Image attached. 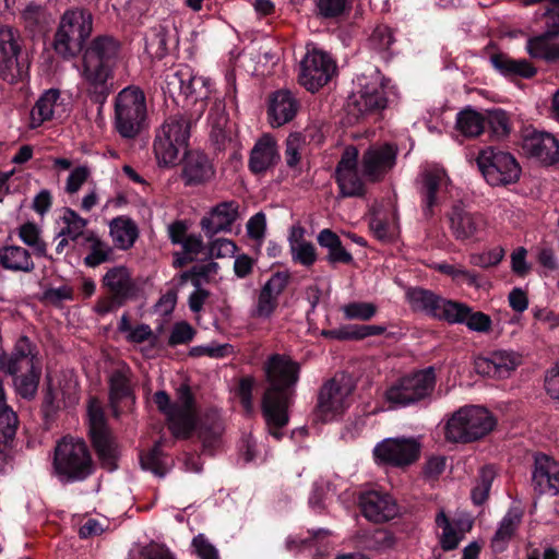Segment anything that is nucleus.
Masks as SVG:
<instances>
[{
    "instance_id": "11",
    "label": "nucleus",
    "mask_w": 559,
    "mask_h": 559,
    "mask_svg": "<svg viewBox=\"0 0 559 559\" xmlns=\"http://www.w3.org/2000/svg\"><path fill=\"white\" fill-rule=\"evenodd\" d=\"M388 105L384 88L376 76L353 93L345 106V119L350 126L365 122L378 116Z\"/></svg>"
},
{
    "instance_id": "54",
    "label": "nucleus",
    "mask_w": 559,
    "mask_h": 559,
    "mask_svg": "<svg viewBox=\"0 0 559 559\" xmlns=\"http://www.w3.org/2000/svg\"><path fill=\"white\" fill-rule=\"evenodd\" d=\"M163 452L159 448V444H155L147 453L141 455L140 462L143 469L151 471L158 477H163L167 467L163 462Z\"/></svg>"
},
{
    "instance_id": "29",
    "label": "nucleus",
    "mask_w": 559,
    "mask_h": 559,
    "mask_svg": "<svg viewBox=\"0 0 559 559\" xmlns=\"http://www.w3.org/2000/svg\"><path fill=\"white\" fill-rule=\"evenodd\" d=\"M102 286L108 294H112L126 302L136 295V284L130 270L124 265L110 267L102 278Z\"/></svg>"
},
{
    "instance_id": "43",
    "label": "nucleus",
    "mask_w": 559,
    "mask_h": 559,
    "mask_svg": "<svg viewBox=\"0 0 559 559\" xmlns=\"http://www.w3.org/2000/svg\"><path fill=\"white\" fill-rule=\"evenodd\" d=\"M456 129L464 136H478L485 129V116L474 109L466 108L457 114Z\"/></svg>"
},
{
    "instance_id": "25",
    "label": "nucleus",
    "mask_w": 559,
    "mask_h": 559,
    "mask_svg": "<svg viewBox=\"0 0 559 559\" xmlns=\"http://www.w3.org/2000/svg\"><path fill=\"white\" fill-rule=\"evenodd\" d=\"M522 148L526 155L535 157L545 165H552L559 160V142L546 132L534 131L526 134Z\"/></svg>"
},
{
    "instance_id": "47",
    "label": "nucleus",
    "mask_w": 559,
    "mask_h": 559,
    "mask_svg": "<svg viewBox=\"0 0 559 559\" xmlns=\"http://www.w3.org/2000/svg\"><path fill=\"white\" fill-rule=\"evenodd\" d=\"M489 362L493 365V377H504L521 362V356L509 350H493L489 354Z\"/></svg>"
},
{
    "instance_id": "24",
    "label": "nucleus",
    "mask_w": 559,
    "mask_h": 559,
    "mask_svg": "<svg viewBox=\"0 0 559 559\" xmlns=\"http://www.w3.org/2000/svg\"><path fill=\"white\" fill-rule=\"evenodd\" d=\"M239 217V204L236 201H224L211 209L200 226L205 236L212 238L218 233L231 231L234 223Z\"/></svg>"
},
{
    "instance_id": "61",
    "label": "nucleus",
    "mask_w": 559,
    "mask_h": 559,
    "mask_svg": "<svg viewBox=\"0 0 559 559\" xmlns=\"http://www.w3.org/2000/svg\"><path fill=\"white\" fill-rule=\"evenodd\" d=\"M195 335L194 329L186 321L178 322L174 325L170 333L168 344L176 346L179 344H186L192 341Z\"/></svg>"
},
{
    "instance_id": "18",
    "label": "nucleus",
    "mask_w": 559,
    "mask_h": 559,
    "mask_svg": "<svg viewBox=\"0 0 559 559\" xmlns=\"http://www.w3.org/2000/svg\"><path fill=\"white\" fill-rule=\"evenodd\" d=\"M41 368L37 346L25 335L20 336L11 353H0V370L9 376Z\"/></svg>"
},
{
    "instance_id": "31",
    "label": "nucleus",
    "mask_w": 559,
    "mask_h": 559,
    "mask_svg": "<svg viewBox=\"0 0 559 559\" xmlns=\"http://www.w3.org/2000/svg\"><path fill=\"white\" fill-rule=\"evenodd\" d=\"M299 103L289 90H278L270 95L267 114L273 127H281L294 119Z\"/></svg>"
},
{
    "instance_id": "38",
    "label": "nucleus",
    "mask_w": 559,
    "mask_h": 559,
    "mask_svg": "<svg viewBox=\"0 0 559 559\" xmlns=\"http://www.w3.org/2000/svg\"><path fill=\"white\" fill-rule=\"evenodd\" d=\"M318 243L328 249L326 260L331 264H349L353 261L352 254L343 247L340 237L329 228L321 230L317 237Z\"/></svg>"
},
{
    "instance_id": "20",
    "label": "nucleus",
    "mask_w": 559,
    "mask_h": 559,
    "mask_svg": "<svg viewBox=\"0 0 559 559\" xmlns=\"http://www.w3.org/2000/svg\"><path fill=\"white\" fill-rule=\"evenodd\" d=\"M374 456L392 466H407L416 462L420 454V443L414 438L385 439L376 445Z\"/></svg>"
},
{
    "instance_id": "32",
    "label": "nucleus",
    "mask_w": 559,
    "mask_h": 559,
    "mask_svg": "<svg viewBox=\"0 0 559 559\" xmlns=\"http://www.w3.org/2000/svg\"><path fill=\"white\" fill-rule=\"evenodd\" d=\"M210 139L216 151L223 152L231 143L233 128L223 106L215 105L210 111Z\"/></svg>"
},
{
    "instance_id": "50",
    "label": "nucleus",
    "mask_w": 559,
    "mask_h": 559,
    "mask_svg": "<svg viewBox=\"0 0 559 559\" xmlns=\"http://www.w3.org/2000/svg\"><path fill=\"white\" fill-rule=\"evenodd\" d=\"M22 19L25 27L31 32L41 31L49 23V15L45 8L34 3L28 4L24 9Z\"/></svg>"
},
{
    "instance_id": "44",
    "label": "nucleus",
    "mask_w": 559,
    "mask_h": 559,
    "mask_svg": "<svg viewBox=\"0 0 559 559\" xmlns=\"http://www.w3.org/2000/svg\"><path fill=\"white\" fill-rule=\"evenodd\" d=\"M20 239L28 247L33 248L37 257H44L53 261L52 255L47 252V243L40 238V229L33 222H26L19 228Z\"/></svg>"
},
{
    "instance_id": "3",
    "label": "nucleus",
    "mask_w": 559,
    "mask_h": 559,
    "mask_svg": "<svg viewBox=\"0 0 559 559\" xmlns=\"http://www.w3.org/2000/svg\"><path fill=\"white\" fill-rule=\"evenodd\" d=\"M115 129L123 139L136 138L147 124L146 96L142 88L130 85L115 99Z\"/></svg>"
},
{
    "instance_id": "59",
    "label": "nucleus",
    "mask_w": 559,
    "mask_h": 559,
    "mask_svg": "<svg viewBox=\"0 0 559 559\" xmlns=\"http://www.w3.org/2000/svg\"><path fill=\"white\" fill-rule=\"evenodd\" d=\"M276 307L277 298L273 296L271 293L266 292L264 288H261L260 294L258 296L257 306L253 311V317L269 318L274 312Z\"/></svg>"
},
{
    "instance_id": "46",
    "label": "nucleus",
    "mask_w": 559,
    "mask_h": 559,
    "mask_svg": "<svg viewBox=\"0 0 559 559\" xmlns=\"http://www.w3.org/2000/svg\"><path fill=\"white\" fill-rule=\"evenodd\" d=\"M495 477L496 469L493 468V466L486 465L480 468L478 477L476 479V485L474 486L471 492L472 501L476 506H481L487 501Z\"/></svg>"
},
{
    "instance_id": "41",
    "label": "nucleus",
    "mask_w": 559,
    "mask_h": 559,
    "mask_svg": "<svg viewBox=\"0 0 559 559\" xmlns=\"http://www.w3.org/2000/svg\"><path fill=\"white\" fill-rule=\"evenodd\" d=\"M83 245H88L90 248V253L84 258L85 265L95 267L111 260L114 253L112 248L103 241L94 231L87 230Z\"/></svg>"
},
{
    "instance_id": "53",
    "label": "nucleus",
    "mask_w": 559,
    "mask_h": 559,
    "mask_svg": "<svg viewBox=\"0 0 559 559\" xmlns=\"http://www.w3.org/2000/svg\"><path fill=\"white\" fill-rule=\"evenodd\" d=\"M146 51L156 59H162L167 53V29L164 26L155 27L146 38Z\"/></svg>"
},
{
    "instance_id": "19",
    "label": "nucleus",
    "mask_w": 559,
    "mask_h": 559,
    "mask_svg": "<svg viewBox=\"0 0 559 559\" xmlns=\"http://www.w3.org/2000/svg\"><path fill=\"white\" fill-rule=\"evenodd\" d=\"M335 180L342 198H362L366 186L358 174V150L354 145L345 147L335 168Z\"/></svg>"
},
{
    "instance_id": "64",
    "label": "nucleus",
    "mask_w": 559,
    "mask_h": 559,
    "mask_svg": "<svg viewBox=\"0 0 559 559\" xmlns=\"http://www.w3.org/2000/svg\"><path fill=\"white\" fill-rule=\"evenodd\" d=\"M192 546L200 559H219L216 548L209 543L203 534L193 538Z\"/></svg>"
},
{
    "instance_id": "33",
    "label": "nucleus",
    "mask_w": 559,
    "mask_h": 559,
    "mask_svg": "<svg viewBox=\"0 0 559 559\" xmlns=\"http://www.w3.org/2000/svg\"><path fill=\"white\" fill-rule=\"evenodd\" d=\"M20 425L17 414L5 404L0 407V472L8 461V451L12 449Z\"/></svg>"
},
{
    "instance_id": "15",
    "label": "nucleus",
    "mask_w": 559,
    "mask_h": 559,
    "mask_svg": "<svg viewBox=\"0 0 559 559\" xmlns=\"http://www.w3.org/2000/svg\"><path fill=\"white\" fill-rule=\"evenodd\" d=\"M22 37L11 26H0V79L11 84L22 80L28 63L21 61Z\"/></svg>"
},
{
    "instance_id": "30",
    "label": "nucleus",
    "mask_w": 559,
    "mask_h": 559,
    "mask_svg": "<svg viewBox=\"0 0 559 559\" xmlns=\"http://www.w3.org/2000/svg\"><path fill=\"white\" fill-rule=\"evenodd\" d=\"M131 376L130 368L126 366L114 370L109 376V403L115 417L120 415V404L123 401L134 403L135 396L131 385Z\"/></svg>"
},
{
    "instance_id": "23",
    "label": "nucleus",
    "mask_w": 559,
    "mask_h": 559,
    "mask_svg": "<svg viewBox=\"0 0 559 559\" xmlns=\"http://www.w3.org/2000/svg\"><path fill=\"white\" fill-rule=\"evenodd\" d=\"M532 485L538 495L559 493V463L546 454L535 455Z\"/></svg>"
},
{
    "instance_id": "49",
    "label": "nucleus",
    "mask_w": 559,
    "mask_h": 559,
    "mask_svg": "<svg viewBox=\"0 0 559 559\" xmlns=\"http://www.w3.org/2000/svg\"><path fill=\"white\" fill-rule=\"evenodd\" d=\"M436 524L442 528L440 537V546L444 551H450L457 548L460 542L463 539L461 534L451 523L444 511H440L436 516Z\"/></svg>"
},
{
    "instance_id": "8",
    "label": "nucleus",
    "mask_w": 559,
    "mask_h": 559,
    "mask_svg": "<svg viewBox=\"0 0 559 559\" xmlns=\"http://www.w3.org/2000/svg\"><path fill=\"white\" fill-rule=\"evenodd\" d=\"M191 119L183 114L168 117L156 130L153 150L159 165H176L190 136Z\"/></svg>"
},
{
    "instance_id": "35",
    "label": "nucleus",
    "mask_w": 559,
    "mask_h": 559,
    "mask_svg": "<svg viewBox=\"0 0 559 559\" xmlns=\"http://www.w3.org/2000/svg\"><path fill=\"white\" fill-rule=\"evenodd\" d=\"M0 265L12 272L32 273L35 270L31 252L16 245L0 248Z\"/></svg>"
},
{
    "instance_id": "40",
    "label": "nucleus",
    "mask_w": 559,
    "mask_h": 559,
    "mask_svg": "<svg viewBox=\"0 0 559 559\" xmlns=\"http://www.w3.org/2000/svg\"><path fill=\"white\" fill-rule=\"evenodd\" d=\"M59 97L60 91L57 88H50L38 98L31 111L33 128L39 127L43 122L50 120L53 117V108Z\"/></svg>"
},
{
    "instance_id": "42",
    "label": "nucleus",
    "mask_w": 559,
    "mask_h": 559,
    "mask_svg": "<svg viewBox=\"0 0 559 559\" xmlns=\"http://www.w3.org/2000/svg\"><path fill=\"white\" fill-rule=\"evenodd\" d=\"M61 221L64 226L60 229V236H68L73 242L82 240L83 245L87 234L85 231L87 221L69 207L64 209Z\"/></svg>"
},
{
    "instance_id": "22",
    "label": "nucleus",
    "mask_w": 559,
    "mask_h": 559,
    "mask_svg": "<svg viewBox=\"0 0 559 559\" xmlns=\"http://www.w3.org/2000/svg\"><path fill=\"white\" fill-rule=\"evenodd\" d=\"M397 148L391 144L371 146L362 154V174L370 182L381 181L395 165Z\"/></svg>"
},
{
    "instance_id": "21",
    "label": "nucleus",
    "mask_w": 559,
    "mask_h": 559,
    "mask_svg": "<svg viewBox=\"0 0 559 559\" xmlns=\"http://www.w3.org/2000/svg\"><path fill=\"white\" fill-rule=\"evenodd\" d=\"M447 216L451 234L459 241L476 240L488 225L481 213L472 212L462 203L454 204Z\"/></svg>"
},
{
    "instance_id": "55",
    "label": "nucleus",
    "mask_w": 559,
    "mask_h": 559,
    "mask_svg": "<svg viewBox=\"0 0 559 559\" xmlns=\"http://www.w3.org/2000/svg\"><path fill=\"white\" fill-rule=\"evenodd\" d=\"M343 313L348 320L367 321L377 312V306L372 302L354 301L342 308Z\"/></svg>"
},
{
    "instance_id": "2",
    "label": "nucleus",
    "mask_w": 559,
    "mask_h": 559,
    "mask_svg": "<svg viewBox=\"0 0 559 559\" xmlns=\"http://www.w3.org/2000/svg\"><path fill=\"white\" fill-rule=\"evenodd\" d=\"M121 45L110 36L94 38L83 53L81 76L85 91L96 104H103L114 91V69Z\"/></svg>"
},
{
    "instance_id": "52",
    "label": "nucleus",
    "mask_w": 559,
    "mask_h": 559,
    "mask_svg": "<svg viewBox=\"0 0 559 559\" xmlns=\"http://www.w3.org/2000/svg\"><path fill=\"white\" fill-rule=\"evenodd\" d=\"M290 255L293 262L305 267L312 266L318 258L316 247L310 241L292 242Z\"/></svg>"
},
{
    "instance_id": "16",
    "label": "nucleus",
    "mask_w": 559,
    "mask_h": 559,
    "mask_svg": "<svg viewBox=\"0 0 559 559\" xmlns=\"http://www.w3.org/2000/svg\"><path fill=\"white\" fill-rule=\"evenodd\" d=\"M336 63L323 50L312 48L300 61L298 82L311 93L326 85L336 73Z\"/></svg>"
},
{
    "instance_id": "14",
    "label": "nucleus",
    "mask_w": 559,
    "mask_h": 559,
    "mask_svg": "<svg viewBox=\"0 0 559 559\" xmlns=\"http://www.w3.org/2000/svg\"><path fill=\"white\" fill-rule=\"evenodd\" d=\"M406 299L413 311L423 312L433 319L461 321L459 317L464 308L457 301L443 298L441 295L423 287H409L406 290Z\"/></svg>"
},
{
    "instance_id": "37",
    "label": "nucleus",
    "mask_w": 559,
    "mask_h": 559,
    "mask_svg": "<svg viewBox=\"0 0 559 559\" xmlns=\"http://www.w3.org/2000/svg\"><path fill=\"white\" fill-rule=\"evenodd\" d=\"M522 519L518 510H509L501 520L499 527L491 538V548L495 552H502L514 536Z\"/></svg>"
},
{
    "instance_id": "58",
    "label": "nucleus",
    "mask_w": 559,
    "mask_h": 559,
    "mask_svg": "<svg viewBox=\"0 0 559 559\" xmlns=\"http://www.w3.org/2000/svg\"><path fill=\"white\" fill-rule=\"evenodd\" d=\"M370 549L382 551L391 549L395 545V536L388 530H374L367 538Z\"/></svg>"
},
{
    "instance_id": "26",
    "label": "nucleus",
    "mask_w": 559,
    "mask_h": 559,
    "mask_svg": "<svg viewBox=\"0 0 559 559\" xmlns=\"http://www.w3.org/2000/svg\"><path fill=\"white\" fill-rule=\"evenodd\" d=\"M362 514L372 522L382 523L392 520L399 513L397 506L391 496L378 491H369L360 497Z\"/></svg>"
},
{
    "instance_id": "27",
    "label": "nucleus",
    "mask_w": 559,
    "mask_h": 559,
    "mask_svg": "<svg viewBox=\"0 0 559 559\" xmlns=\"http://www.w3.org/2000/svg\"><path fill=\"white\" fill-rule=\"evenodd\" d=\"M214 175L213 164L205 154L199 151H191L186 154L181 170V177L186 186L204 185Z\"/></svg>"
},
{
    "instance_id": "60",
    "label": "nucleus",
    "mask_w": 559,
    "mask_h": 559,
    "mask_svg": "<svg viewBox=\"0 0 559 559\" xmlns=\"http://www.w3.org/2000/svg\"><path fill=\"white\" fill-rule=\"evenodd\" d=\"M254 384L255 380L253 377H242L239 380L238 388L236 390V394L240 399L241 405L247 413H251L253 408L252 390Z\"/></svg>"
},
{
    "instance_id": "9",
    "label": "nucleus",
    "mask_w": 559,
    "mask_h": 559,
    "mask_svg": "<svg viewBox=\"0 0 559 559\" xmlns=\"http://www.w3.org/2000/svg\"><path fill=\"white\" fill-rule=\"evenodd\" d=\"M93 28L92 14L83 9L68 10L61 17L55 35L53 47L63 58H70L81 51L84 41Z\"/></svg>"
},
{
    "instance_id": "62",
    "label": "nucleus",
    "mask_w": 559,
    "mask_h": 559,
    "mask_svg": "<svg viewBox=\"0 0 559 559\" xmlns=\"http://www.w3.org/2000/svg\"><path fill=\"white\" fill-rule=\"evenodd\" d=\"M238 250L235 241L226 238H218L213 240L209 246V254L212 258H226L233 257Z\"/></svg>"
},
{
    "instance_id": "56",
    "label": "nucleus",
    "mask_w": 559,
    "mask_h": 559,
    "mask_svg": "<svg viewBox=\"0 0 559 559\" xmlns=\"http://www.w3.org/2000/svg\"><path fill=\"white\" fill-rule=\"evenodd\" d=\"M74 290L69 285H62L58 288H47L38 297L41 304L60 307L64 300H72Z\"/></svg>"
},
{
    "instance_id": "10",
    "label": "nucleus",
    "mask_w": 559,
    "mask_h": 559,
    "mask_svg": "<svg viewBox=\"0 0 559 559\" xmlns=\"http://www.w3.org/2000/svg\"><path fill=\"white\" fill-rule=\"evenodd\" d=\"M355 390L352 376L340 372L326 380L319 389L314 407L316 419L325 423L342 414Z\"/></svg>"
},
{
    "instance_id": "51",
    "label": "nucleus",
    "mask_w": 559,
    "mask_h": 559,
    "mask_svg": "<svg viewBox=\"0 0 559 559\" xmlns=\"http://www.w3.org/2000/svg\"><path fill=\"white\" fill-rule=\"evenodd\" d=\"M489 126L490 131L497 139H503L511 131L510 119L502 109H493L487 111L485 123Z\"/></svg>"
},
{
    "instance_id": "12",
    "label": "nucleus",
    "mask_w": 559,
    "mask_h": 559,
    "mask_svg": "<svg viewBox=\"0 0 559 559\" xmlns=\"http://www.w3.org/2000/svg\"><path fill=\"white\" fill-rule=\"evenodd\" d=\"M543 3L547 29L527 40L528 55L546 62L559 60V0H525V4Z\"/></svg>"
},
{
    "instance_id": "34",
    "label": "nucleus",
    "mask_w": 559,
    "mask_h": 559,
    "mask_svg": "<svg viewBox=\"0 0 559 559\" xmlns=\"http://www.w3.org/2000/svg\"><path fill=\"white\" fill-rule=\"evenodd\" d=\"M278 158L276 143L267 134L260 138L251 150L249 168L254 174H260L272 167Z\"/></svg>"
},
{
    "instance_id": "13",
    "label": "nucleus",
    "mask_w": 559,
    "mask_h": 559,
    "mask_svg": "<svg viewBox=\"0 0 559 559\" xmlns=\"http://www.w3.org/2000/svg\"><path fill=\"white\" fill-rule=\"evenodd\" d=\"M476 162L485 180L492 187L508 186L520 178L521 167L510 153L488 147L479 153Z\"/></svg>"
},
{
    "instance_id": "36",
    "label": "nucleus",
    "mask_w": 559,
    "mask_h": 559,
    "mask_svg": "<svg viewBox=\"0 0 559 559\" xmlns=\"http://www.w3.org/2000/svg\"><path fill=\"white\" fill-rule=\"evenodd\" d=\"M109 234L116 248L128 250L139 237L136 224L127 216H118L109 223Z\"/></svg>"
},
{
    "instance_id": "63",
    "label": "nucleus",
    "mask_w": 559,
    "mask_h": 559,
    "mask_svg": "<svg viewBox=\"0 0 559 559\" xmlns=\"http://www.w3.org/2000/svg\"><path fill=\"white\" fill-rule=\"evenodd\" d=\"M503 255L504 250L502 248H496L481 254H473L471 257V263L483 269H488L499 264Z\"/></svg>"
},
{
    "instance_id": "17",
    "label": "nucleus",
    "mask_w": 559,
    "mask_h": 559,
    "mask_svg": "<svg viewBox=\"0 0 559 559\" xmlns=\"http://www.w3.org/2000/svg\"><path fill=\"white\" fill-rule=\"evenodd\" d=\"M90 435L93 447L102 465L108 471L117 467V443L107 429L102 407L96 400H91L88 405Z\"/></svg>"
},
{
    "instance_id": "7",
    "label": "nucleus",
    "mask_w": 559,
    "mask_h": 559,
    "mask_svg": "<svg viewBox=\"0 0 559 559\" xmlns=\"http://www.w3.org/2000/svg\"><path fill=\"white\" fill-rule=\"evenodd\" d=\"M496 426L495 417L484 407L467 406L456 411L445 425V439L468 443L487 436Z\"/></svg>"
},
{
    "instance_id": "57",
    "label": "nucleus",
    "mask_w": 559,
    "mask_h": 559,
    "mask_svg": "<svg viewBox=\"0 0 559 559\" xmlns=\"http://www.w3.org/2000/svg\"><path fill=\"white\" fill-rule=\"evenodd\" d=\"M190 78L191 69L189 67L182 66L180 68H171L165 73V85L163 86V90L171 97L176 95L179 96V80Z\"/></svg>"
},
{
    "instance_id": "48",
    "label": "nucleus",
    "mask_w": 559,
    "mask_h": 559,
    "mask_svg": "<svg viewBox=\"0 0 559 559\" xmlns=\"http://www.w3.org/2000/svg\"><path fill=\"white\" fill-rule=\"evenodd\" d=\"M459 305L466 310L460 312L461 321H450L451 324L465 323L469 330L483 333L491 330L492 322L488 314L480 311L473 312L472 308L465 304L459 302Z\"/></svg>"
},
{
    "instance_id": "39",
    "label": "nucleus",
    "mask_w": 559,
    "mask_h": 559,
    "mask_svg": "<svg viewBox=\"0 0 559 559\" xmlns=\"http://www.w3.org/2000/svg\"><path fill=\"white\" fill-rule=\"evenodd\" d=\"M493 67L502 74L530 79L536 74V69L526 59L515 60L504 53L491 56Z\"/></svg>"
},
{
    "instance_id": "1",
    "label": "nucleus",
    "mask_w": 559,
    "mask_h": 559,
    "mask_svg": "<svg viewBox=\"0 0 559 559\" xmlns=\"http://www.w3.org/2000/svg\"><path fill=\"white\" fill-rule=\"evenodd\" d=\"M265 389L261 411L269 432L277 440L281 429L289 421L288 408L293 403L300 378L301 366L286 354H272L263 362Z\"/></svg>"
},
{
    "instance_id": "28",
    "label": "nucleus",
    "mask_w": 559,
    "mask_h": 559,
    "mask_svg": "<svg viewBox=\"0 0 559 559\" xmlns=\"http://www.w3.org/2000/svg\"><path fill=\"white\" fill-rule=\"evenodd\" d=\"M447 180V174L440 168H427L417 179L418 190L424 203V215L432 217L433 207L438 205L437 193Z\"/></svg>"
},
{
    "instance_id": "6",
    "label": "nucleus",
    "mask_w": 559,
    "mask_h": 559,
    "mask_svg": "<svg viewBox=\"0 0 559 559\" xmlns=\"http://www.w3.org/2000/svg\"><path fill=\"white\" fill-rule=\"evenodd\" d=\"M437 383L436 369L432 366L411 371L390 385L385 400L396 406H408L430 400Z\"/></svg>"
},
{
    "instance_id": "45",
    "label": "nucleus",
    "mask_w": 559,
    "mask_h": 559,
    "mask_svg": "<svg viewBox=\"0 0 559 559\" xmlns=\"http://www.w3.org/2000/svg\"><path fill=\"white\" fill-rule=\"evenodd\" d=\"M13 385L15 392L24 400H33L35 399L39 381L41 378V368L19 373L16 376H12Z\"/></svg>"
},
{
    "instance_id": "4",
    "label": "nucleus",
    "mask_w": 559,
    "mask_h": 559,
    "mask_svg": "<svg viewBox=\"0 0 559 559\" xmlns=\"http://www.w3.org/2000/svg\"><path fill=\"white\" fill-rule=\"evenodd\" d=\"M53 468L67 483L87 478L93 473V461L86 443L69 436L59 440L55 447Z\"/></svg>"
},
{
    "instance_id": "5",
    "label": "nucleus",
    "mask_w": 559,
    "mask_h": 559,
    "mask_svg": "<svg viewBox=\"0 0 559 559\" xmlns=\"http://www.w3.org/2000/svg\"><path fill=\"white\" fill-rule=\"evenodd\" d=\"M154 402L158 411L166 415L173 435L177 438L189 437L197 419L194 396L189 384H180L176 391L175 403H170V397L165 391H157L154 394Z\"/></svg>"
}]
</instances>
